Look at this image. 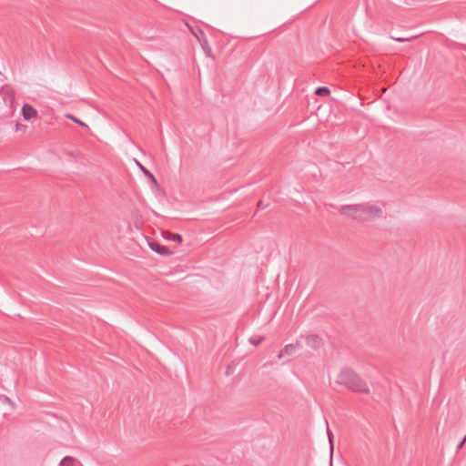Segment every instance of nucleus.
I'll use <instances>...</instances> for the list:
<instances>
[{
    "mask_svg": "<svg viewBox=\"0 0 466 466\" xmlns=\"http://www.w3.org/2000/svg\"><path fill=\"white\" fill-rule=\"evenodd\" d=\"M200 35H201V36L205 37V35H204V33L202 31H200ZM204 43L208 44V41H207L206 38H204Z\"/></svg>",
    "mask_w": 466,
    "mask_h": 466,
    "instance_id": "obj_20",
    "label": "nucleus"
},
{
    "mask_svg": "<svg viewBox=\"0 0 466 466\" xmlns=\"http://www.w3.org/2000/svg\"><path fill=\"white\" fill-rule=\"evenodd\" d=\"M393 40L397 41V42H400V43H403V42H407V41H410L411 38H405V37H392Z\"/></svg>",
    "mask_w": 466,
    "mask_h": 466,
    "instance_id": "obj_15",
    "label": "nucleus"
},
{
    "mask_svg": "<svg viewBox=\"0 0 466 466\" xmlns=\"http://www.w3.org/2000/svg\"><path fill=\"white\" fill-rule=\"evenodd\" d=\"M5 402L11 404L12 401L8 397H5Z\"/></svg>",
    "mask_w": 466,
    "mask_h": 466,
    "instance_id": "obj_19",
    "label": "nucleus"
},
{
    "mask_svg": "<svg viewBox=\"0 0 466 466\" xmlns=\"http://www.w3.org/2000/svg\"><path fill=\"white\" fill-rule=\"evenodd\" d=\"M25 126H21L19 124H16L15 125V129L18 131V130H22V129H25Z\"/></svg>",
    "mask_w": 466,
    "mask_h": 466,
    "instance_id": "obj_18",
    "label": "nucleus"
},
{
    "mask_svg": "<svg viewBox=\"0 0 466 466\" xmlns=\"http://www.w3.org/2000/svg\"><path fill=\"white\" fill-rule=\"evenodd\" d=\"M339 213L353 219L361 221L383 217V210L381 208L375 205H369L367 203L343 205L339 208Z\"/></svg>",
    "mask_w": 466,
    "mask_h": 466,
    "instance_id": "obj_1",
    "label": "nucleus"
},
{
    "mask_svg": "<svg viewBox=\"0 0 466 466\" xmlns=\"http://www.w3.org/2000/svg\"><path fill=\"white\" fill-rule=\"evenodd\" d=\"M306 344L313 350H317L320 347L322 339L318 335H308L305 337Z\"/></svg>",
    "mask_w": 466,
    "mask_h": 466,
    "instance_id": "obj_7",
    "label": "nucleus"
},
{
    "mask_svg": "<svg viewBox=\"0 0 466 466\" xmlns=\"http://www.w3.org/2000/svg\"><path fill=\"white\" fill-rule=\"evenodd\" d=\"M15 89L5 85L0 91V119L10 117L14 114Z\"/></svg>",
    "mask_w": 466,
    "mask_h": 466,
    "instance_id": "obj_3",
    "label": "nucleus"
},
{
    "mask_svg": "<svg viewBox=\"0 0 466 466\" xmlns=\"http://www.w3.org/2000/svg\"><path fill=\"white\" fill-rule=\"evenodd\" d=\"M466 442V435L464 436V438L458 443L457 447H456V450L459 451L461 450L464 443Z\"/></svg>",
    "mask_w": 466,
    "mask_h": 466,
    "instance_id": "obj_16",
    "label": "nucleus"
},
{
    "mask_svg": "<svg viewBox=\"0 0 466 466\" xmlns=\"http://www.w3.org/2000/svg\"><path fill=\"white\" fill-rule=\"evenodd\" d=\"M336 382L351 391L370 394V389L366 381L350 368H344L340 370Z\"/></svg>",
    "mask_w": 466,
    "mask_h": 466,
    "instance_id": "obj_2",
    "label": "nucleus"
},
{
    "mask_svg": "<svg viewBox=\"0 0 466 466\" xmlns=\"http://www.w3.org/2000/svg\"><path fill=\"white\" fill-rule=\"evenodd\" d=\"M66 117L71 119L72 121H74L75 123L78 124L79 126H81L82 127L86 128V130H89V127L82 122L80 119H78L77 117H76L75 116L73 115H70V114H67L66 115Z\"/></svg>",
    "mask_w": 466,
    "mask_h": 466,
    "instance_id": "obj_12",
    "label": "nucleus"
},
{
    "mask_svg": "<svg viewBox=\"0 0 466 466\" xmlns=\"http://www.w3.org/2000/svg\"><path fill=\"white\" fill-rule=\"evenodd\" d=\"M75 461H76L75 458H73L71 456H66L61 460L59 466H73Z\"/></svg>",
    "mask_w": 466,
    "mask_h": 466,
    "instance_id": "obj_10",
    "label": "nucleus"
},
{
    "mask_svg": "<svg viewBox=\"0 0 466 466\" xmlns=\"http://www.w3.org/2000/svg\"><path fill=\"white\" fill-rule=\"evenodd\" d=\"M300 347L299 342H296L294 344H288L286 345L278 355V359L280 360L285 356H290L292 355L298 348Z\"/></svg>",
    "mask_w": 466,
    "mask_h": 466,
    "instance_id": "obj_6",
    "label": "nucleus"
},
{
    "mask_svg": "<svg viewBox=\"0 0 466 466\" xmlns=\"http://www.w3.org/2000/svg\"><path fill=\"white\" fill-rule=\"evenodd\" d=\"M329 93H330V91H329V87H327V86H319L315 90V94L317 96H328V95H329Z\"/></svg>",
    "mask_w": 466,
    "mask_h": 466,
    "instance_id": "obj_11",
    "label": "nucleus"
},
{
    "mask_svg": "<svg viewBox=\"0 0 466 466\" xmlns=\"http://www.w3.org/2000/svg\"><path fill=\"white\" fill-rule=\"evenodd\" d=\"M263 339H264L263 337L258 336V337H251V338H249L248 340L252 345L258 346L262 342Z\"/></svg>",
    "mask_w": 466,
    "mask_h": 466,
    "instance_id": "obj_13",
    "label": "nucleus"
},
{
    "mask_svg": "<svg viewBox=\"0 0 466 466\" xmlns=\"http://www.w3.org/2000/svg\"><path fill=\"white\" fill-rule=\"evenodd\" d=\"M138 167H140L141 171L145 174L146 177H147L154 184H157V179L154 177V175L147 170L145 167H143L140 163L137 162Z\"/></svg>",
    "mask_w": 466,
    "mask_h": 466,
    "instance_id": "obj_9",
    "label": "nucleus"
},
{
    "mask_svg": "<svg viewBox=\"0 0 466 466\" xmlns=\"http://www.w3.org/2000/svg\"><path fill=\"white\" fill-rule=\"evenodd\" d=\"M22 116L25 120L29 121L32 118L36 117L37 111L32 106L25 104L22 107Z\"/></svg>",
    "mask_w": 466,
    "mask_h": 466,
    "instance_id": "obj_5",
    "label": "nucleus"
},
{
    "mask_svg": "<svg viewBox=\"0 0 466 466\" xmlns=\"http://www.w3.org/2000/svg\"><path fill=\"white\" fill-rule=\"evenodd\" d=\"M268 207V204H264L263 200H259L258 203V209H264Z\"/></svg>",
    "mask_w": 466,
    "mask_h": 466,
    "instance_id": "obj_17",
    "label": "nucleus"
},
{
    "mask_svg": "<svg viewBox=\"0 0 466 466\" xmlns=\"http://www.w3.org/2000/svg\"><path fill=\"white\" fill-rule=\"evenodd\" d=\"M149 248L155 251L156 253L162 255V256H169L173 254L172 251H170L167 247L159 244L158 242L155 240L148 241Z\"/></svg>",
    "mask_w": 466,
    "mask_h": 466,
    "instance_id": "obj_4",
    "label": "nucleus"
},
{
    "mask_svg": "<svg viewBox=\"0 0 466 466\" xmlns=\"http://www.w3.org/2000/svg\"><path fill=\"white\" fill-rule=\"evenodd\" d=\"M163 236L167 240H169V241H174V242H178V243H180L182 241V236L178 233H172L169 231H165L163 233Z\"/></svg>",
    "mask_w": 466,
    "mask_h": 466,
    "instance_id": "obj_8",
    "label": "nucleus"
},
{
    "mask_svg": "<svg viewBox=\"0 0 466 466\" xmlns=\"http://www.w3.org/2000/svg\"><path fill=\"white\" fill-rule=\"evenodd\" d=\"M327 435L329 438V447H330V452L333 451V434L331 431L329 430V426H327Z\"/></svg>",
    "mask_w": 466,
    "mask_h": 466,
    "instance_id": "obj_14",
    "label": "nucleus"
}]
</instances>
